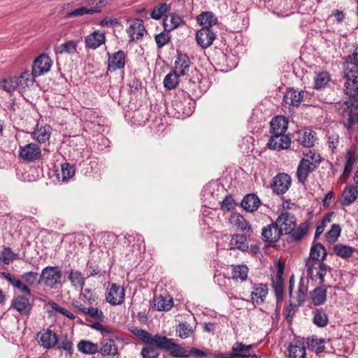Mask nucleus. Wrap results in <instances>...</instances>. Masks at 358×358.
I'll list each match as a JSON object with an SVG mask.
<instances>
[{
    "instance_id": "f257e3e1",
    "label": "nucleus",
    "mask_w": 358,
    "mask_h": 358,
    "mask_svg": "<svg viewBox=\"0 0 358 358\" xmlns=\"http://www.w3.org/2000/svg\"><path fill=\"white\" fill-rule=\"evenodd\" d=\"M345 92L349 96H358V46L345 62Z\"/></svg>"
},
{
    "instance_id": "f03ea898",
    "label": "nucleus",
    "mask_w": 358,
    "mask_h": 358,
    "mask_svg": "<svg viewBox=\"0 0 358 358\" xmlns=\"http://www.w3.org/2000/svg\"><path fill=\"white\" fill-rule=\"evenodd\" d=\"M306 267L308 276L313 280H320V284L324 282L327 269L329 268L326 264L320 261L306 260Z\"/></svg>"
},
{
    "instance_id": "7ed1b4c3",
    "label": "nucleus",
    "mask_w": 358,
    "mask_h": 358,
    "mask_svg": "<svg viewBox=\"0 0 358 358\" xmlns=\"http://www.w3.org/2000/svg\"><path fill=\"white\" fill-rule=\"evenodd\" d=\"M257 344H244L242 342H236L232 346V353L235 358H258L255 349Z\"/></svg>"
},
{
    "instance_id": "20e7f679",
    "label": "nucleus",
    "mask_w": 358,
    "mask_h": 358,
    "mask_svg": "<svg viewBox=\"0 0 358 358\" xmlns=\"http://www.w3.org/2000/svg\"><path fill=\"white\" fill-rule=\"evenodd\" d=\"M275 223L282 235L283 234H289L296 227V218L293 215L284 212L278 216Z\"/></svg>"
},
{
    "instance_id": "39448f33",
    "label": "nucleus",
    "mask_w": 358,
    "mask_h": 358,
    "mask_svg": "<svg viewBox=\"0 0 358 358\" xmlns=\"http://www.w3.org/2000/svg\"><path fill=\"white\" fill-rule=\"evenodd\" d=\"M62 273L57 266H47L43 269L41 280L48 287H52L59 282Z\"/></svg>"
},
{
    "instance_id": "423d86ee",
    "label": "nucleus",
    "mask_w": 358,
    "mask_h": 358,
    "mask_svg": "<svg viewBox=\"0 0 358 358\" xmlns=\"http://www.w3.org/2000/svg\"><path fill=\"white\" fill-rule=\"evenodd\" d=\"M289 358H306L305 340L301 337H294L287 347Z\"/></svg>"
},
{
    "instance_id": "0eeeda50",
    "label": "nucleus",
    "mask_w": 358,
    "mask_h": 358,
    "mask_svg": "<svg viewBox=\"0 0 358 358\" xmlns=\"http://www.w3.org/2000/svg\"><path fill=\"white\" fill-rule=\"evenodd\" d=\"M166 341H162L165 344L160 345L159 348L170 350V355L174 357L185 358L189 357V349H186L175 343L174 339L163 336Z\"/></svg>"
},
{
    "instance_id": "6e6552de",
    "label": "nucleus",
    "mask_w": 358,
    "mask_h": 358,
    "mask_svg": "<svg viewBox=\"0 0 358 358\" xmlns=\"http://www.w3.org/2000/svg\"><path fill=\"white\" fill-rule=\"evenodd\" d=\"M52 66L51 59L46 55H41L34 62L32 65L33 77H38L48 72Z\"/></svg>"
},
{
    "instance_id": "1a4fd4ad",
    "label": "nucleus",
    "mask_w": 358,
    "mask_h": 358,
    "mask_svg": "<svg viewBox=\"0 0 358 358\" xmlns=\"http://www.w3.org/2000/svg\"><path fill=\"white\" fill-rule=\"evenodd\" d=\"M106 299L108 303L113 306L122 303L124 299V288L117 284H112L110 287L107 289Z\"/></svg>"
},
{
    "instance_id": "9d476101",
    "label": "nucleus",
    "mask_w": 358,
    "mask_h": 358,
    "mask_svg": "<svg viewBox=\"0 0 358 358\" xmlns=\"http://www.w3.org/2000/svg\"><path fill=\"white\" fill-rule=\"evenodd\" d=\"M41 155V149L35 143H31L20 147L19 156L25 161L34 162L40 159Z\"/></svg>"
},
{
    "instance_id": "9b49d317",
    "label": "nucleus",
    "mask_w": 358,
    "mask_h": 358,
    "mask_svg": "<svg viewBox=\"0 0 358 358\" xmlns=\"http://www.w3.org/2000/svg\"><path fill=\"white\" fill-rule=\"evenodd\" d=\"M292 183L291 177L286 173H279L273 180L271 185L273 191L278 194H285Z\"/></svg>"
},
{
    "instance_id": "f8f14e48",
    "label": "nucleus",
    "mask_w": 358,
    "mask_h": 358,
    "mask_svg": "<svg viewBox=\"0 0 358 358\" xmlns=\"http://www.w3.org/2000/svg\"><path fill=\"white\" fill-rule=\"evenodd\" d=\"M38 343L44 348H53L58 342V338L55 332L50 329H43L37 334Z\"/></svg>"
},
{
    "instance_id": "ddd939ff",
    "label": "nucleus",
    "mask_w": 358,
    "mask_h": 358,
    "mask_svg": "<svg viewBox=\"0 0 358 358\" xmlns=\"http://www.w3.org/2000/svg\"><path fill=\"white\" fill-rule=\"evenodd\" d=\"M215 38V32L211 29L206 27H202L198 30L196 34V39L197 43L204 49L210 46L213 44Z\"/></svg>"
},
{
    "instance_id": "4468645a",
    "label": "nucleus",
    "mask_w": 358,
    "mask_h": 358,
    "mask_svg": "<svg viewBox=\"0 0 358 358\" xmlns=\"http://www.w3.org/2000/svg\"><path fill=\"white\" fill-rule=\"evenodd\" d=\"M125 65V53L118 50L114 53H108V70L115 71L123 69Z\"/></svg>"
},
{
    "instance_id": "2eb2a0df",
    "label": "nucleus",
    "mask_w": 358,
    "mask_h": 358,
    "mask_svg": "<svg viewBox=\"0 0 358 358\" xmlns=\"http://www.w3.org/2000/svg\"><path fill=\"white\" fill-rule=\"evenodd\" d=\"M291 143L289 136L282 134H273L269 139L268 145L270 149L282 150L287 149Z\"/></svg>"
},
{
    "instance_id": "dca6fc26",
    "label": "nucleus",
    "mask_w": 358,
    "mask_h": 358,
    "mask_svg": "<svg viewBox=\"0 0 358 358\" xmlns=\"http://www.w3.org/2000/svg\"><path fill=\"white\" fill-rule=\"evenodd\" d=\"M190 59L187 55L182 53H178L174 62V70L176 73L180 76L187 74L190 67Z\"/></svg>"
},
{
    "instance_id": "f3484780",
    "label": "nucleus",
    "mask_w": 358,
    "mask_h": 358,
    "mask_svg": "<svg viewBox=\"0 0 358 358\" xmlns=\"http://www.w3.org/2000/svg\"><path fill=\"white\" fill-rule=\"evenodd\" d=\"M134 332L138 336V338H139L143 341L151 345H155L157 348H159L160 345L165 344L162 341H166V340L163 338L164 336L157 334L152 336L148 331L143 329H136Z\"/></svg>"
},
{
    "instance_id": "a211bd4d",
    "label": "nucleus",
    "mask_w": 358,
    "mask_h": 358,
    "mask_svg": "<svg viewBox=\"0 0 358 358\" xmlns=\"http://www.w3.org/2000/svg\"><path fill=\"white\" fill-rule=\"evenodd\" d=\"M282 234L275 222L262 229V236L264 241L275 243L280 238Z\"/></svg>"
},
{
    "instance_id": "6ab92c4d",
    "label": "nucleus",
    "mask_w": 358,
    "mask_h": 358,
    "mask_svg": "<svg viewBox=\"0 0 358 358\" xmlns=\"http://www.w3.org/2000/svg\"><path fill=\"white\" fill-rule=\"evenodd\" d=\"M317 166L314 165L308 159H301L298 168L296 176L299 182L304 183L310 173L313 171Z\"/></svg>"
},
{
    "instance_id": "aec40b11",
    "label": "nucleus",
    "mask_w": 358,
    "mask_h": 358,
    "mask_svg": "<svg viewBox=\"0 0 358 358\" xmlns=\"http://www.w3.org/2000/svg\"><path fill=\"white\" fill-rule=\"evenodd\" d=\"M358 197V189L353 185H346L343 190L341 198L340 199L341 204L348 206L353 203Z\"/></svg>"
},
{
    "instance_id": "412c9836",
    "label": "nucleus",
    "mask_w": 358,
    "mask_h": 358,
    "mask_svg": "<svg viewBox=\"0 0 358 358\" xmlns=\"http://www.w3.org/2000/svg\"><path fill=\"white\" fill-rule=\"evenodd\" d=\"M117 339L109 336L108 338H103L101 343L100 353L103 355L114 356L117 354Z\"/></svg>"
},
{
    "instance_id": "4be33fe9",
    "label": "nucleus",
    "mask_w": 358,
    "mask_h": 358,
    "mask_svg": "<svg viewBox=\"0 0 358 358\" xmlns=\"http://www.w3.org/2000/svg\"><path fill=\"white\" fill-rule=\"evenodd\" d=\"M154 308L159 311H168L173 306V301L169 295H156L153 299Z\"/></svg>"
},
{
    "instance_id": "5701e85b",
    "label": "nucleus",
    "mask_w": 358,
    "mask_h": 358,
    "mask_svg": "<svg viewBox=\"0 0 358 358\" xmlns=\"http://www.w3.org/2000/svg\"><path fill=\"white\" fill-rule=\"evenodd\" d=\"M268 294V287L265 284L255 285L251 293V301L254 305L262 303Z\"/></svg>"
},
{
    "instance_id": "b1692460",
    "label": "nucleus",
    "mask_w": 358,
    "mask_h": 358,
    "mask_svg": "<svg viewBox=\"0 0 358 358\" xmlns=\"http://www.w3.org/2000/svg\"><path fill=\"white\" fill-rule=\"evenodd\" d=\"M85 45L87 48L96 49L105 43V34L94 31L85 37Z\"/></svg>"
},
{
    "instance_id": "393cba45",
    "label": "nucleus",
    "mask_w": 358,
    "mask_h": 358,
    "mask_svg": "<svg viewBox=\"0 0 358 358\" xmlns=\"http://www.w3.org/2000/svg\"><path fill=\"white\" fill-rule=\"evenodd\" d=\"M131 38V41L139 39L143 36L145 32V27L141 20H135L127 30Z\"/></svg>"
},
{
    "instance_id": "a878e982",
    "label": "nucleus",
    "mask_w": 358,
    "mask_h": 358,
    "mask_svg": "<svg viewBox=\"0 0 358 358\" xmlns=\"http://www.w3.org/2000/svg\"><path fill=\"white\" fill-rule=\"evenodd\" d=\"M304 96L303 91H298L294 89L288 90L283 96V101L290 106H299Z\"/></svg>"
},
{
    "instance_id": "bb28decb",
    "label": "nucleus",
    "mask_w": 358,
    "mask_h": 358,
    "mask_svg": "<svg viewBox=\"0 0 358 358\" xmlns=\"http://www.w3.org/2000/svg\"><path fill=\"white\" fill-rule=\"evenodd\" d=\"M78 43V40L66 41L65 43L57 46L55 49V52L57 55L67 54L69 55H73L78 52L77 48Z\"/></svg>"
},
{
    "instance_id": "cd10ccee",
    "label": "nucleus",
    "mask_w": 358,
    "mask_h": 358,
    "mask_svg": "<svg viewBox=\"0 0 358 358\" xmlns=\"http://www.w3.org/2000/svg\"><path fill=\"white\" fill-rule=\"evenodd\" d=\"M12 307L21 314H27L31 308L29 299L23 296L15 297L12 301Z\"/></svg>"
},
{
    "instance_id": "c85d7f7f",
    "label": "nucleus",
    "mask_w": 358,
    "mask_h": 358,
    "mask_svg": "<svg viewBox=\"0 0 358 358\" xmlns=\"http://www.w3.org/2000/svg\"><path fill=\"white\" fill-rule=\"evenodd\" d=\"M297 141L305 147H312L315 141V132L310 129L299 131L297 132Z\"/></svg>"
},
{
    "instance_id": "c756f323",
    "label": "nucleus",
    "mask_w": 358,
    "mask_h": 358,
    "mask_svg": "<svg viewBox=\"0 0 358 358\" xmlns=\"http://www.w3.org/2000/svg\"><path fill=\"white\" fill-rule=\"evenodd\" d=\"M230 224L236 228V229L241 231L251 232V227L249 226L248 222L239 213H232L229 217Z\"/></svg>"
},
{
    "instance_id": "7c9ffc66",
    "label": "nucleus",
    "mask_w": 358,
    "mask_h": 358,
    "mask_svg": "<svg viewBox=\"0 0 358 358\" xmlns=\"http://www.w3.org/2000/svg\"><path fill=\"white\" fill-rule=\"evenodd\" d=\"M288 122L282 116H276L271 122V129L273 134H285Z\"/></svg>"
},
{
    "instance_id": "2f4dec72",
    "label": "nucleus",
    "mask_w": 358,
    "mask_h": 358,
    "mask_svg": "<svg viewBox=\"0 0 358 358\" xmlns=\"http://www.w3.org/2000/svg\"><path fill=\"white\" fill-rule=\"evenodd\" d=\"M198 23L202 27L211 29L213 25L217 23V18L211 12H202L196 17Z\"/></svg>"
},
{
    "instance_id": "473e14b6",
    "label": "nucleus",
    "mask_w": 358,
    "mask_h": 358,
    "mask_svg": "<svg viewBox=\"0 0 358 358\" xmlns=\"http://www.w3.org/2000/svg\"><path fill=\"white\" fill-rule=\"evenodd\" d=\"M260 201L259 198L254 194H249L245 196L241 201L242 207L248 212H253L256 210Z\"/></svg>"
},
{
    "instance_id": "72a5a7b5",
    "label": "nucleus",
    "mask_w": 358,
    "mask_h": 358,
    "mask_svg": "<svg viewBox=\"0 0 358 358\" xmlns=\"http://www.w3.org/2000/svg\"><path fill=\"white\" fill-rule=\"evenodd\" d=\"M36 130L32 133L33 138L39 143H43L49 140L51 134V127L49 125L38 127L37 124Z\"/></svg>"
},
{
    "instance_id": "f704fd0d",
    "label": "nucleus",
    "mask_w": 358,
    "mask_h": 358,
    "mask_svg": "<svg viewBox=\"0 0 358 358\" xmlns=\"http://www.w3.org/2000/svg\"><path fill=\"white\" fill-rule=\"evenodd\" d=\"M326 256L327 251L325 248L321 243H316L310 248V257L306 260L320 261L323 262Z\"/></svg>"
},
{
    "instance_id": "c9c22d12",
    "label": "nucleus",
    "mask_w": 358,
    "mask_h": 358,
    "mask_svg": "<svg viewBox=\"0 0 358 358\" xmlns=\"http://www.w3.org/2000/svg\"><path fill=\"white\" fill-rule=\"evenodd\" d=\"M230 249H238L241 251H246L248 245L246 241V238L242 234H234L229 242Z\"/></svg>"
},
{
    "instance_id": "e433bc0d",
    "label": "nucleus",
    "mask_w": 358,
    "mask_h": 358,
    "mask_svg": "<svg viewBox=\"0 0 358 358\" xmlns=\"http://www.w3.org/2000/svg\"><path fill=\"white\" fill-rule=\"evenodd\" d=\"M1 275L3 278L7 280L13 287L17 288L20 292L27 295H30L31 292L28 287L23 283L21 280L16 279L9 273L2 272Z\"/></svg>"
},
{
    "instance_id": "4c0bfd02",
    "label": "nucleus",
    "mask_w": 358,
    "mask_h": 358,
    "mask_svg": "<svg viewBox=\"0 0 358 358\" xmlns=\"http://www.w3.org/2000/svg\"><path fill=\"white\" fill-rule=\"evenodd\" d=\"M76 169L73 165L64 163L61 166V173L57 174V178L62 182H67L75 175Z\"/></svg>"
},
{
    "instance_id": "58836bf2",
    "label": "nucleus",
    "mask_w": 358,
    "mask_h": 358,
    "mask_svg": "<svg viewBox=\"0 0 358 358\" xmlns=\"http://www.w3.org/2000/svg\"><path fill=\"white\" fill-rule=\"evenodd\" d=\"M248 273V268L244 264L232 266V279L238 282L246 280Z\"/></svg>"
},
{
    "instance_id": "ea45409f",
    "label": "nucleus",
    "mask_w": 358,
    "mask_h": 358,
    "mask_svg": "<svg viewBox=\"0 0 358 358\" xmlns=\"http://www.w3.org/2000/svg\"><path fill=\"white\" fill-rule=\"evenodd\" d=\"M176 335L182 339L191 337L194 332L193 327L187 322L180 323L176 327Z\"/></svg>"
},
{
    "instance_id": "a19ab883",
    "label": "nucleus",
    "mask_w": 358,
    "mask_h": 358,
    "mask_svg": "<svg viewBox=\"0 0 358 358\" xmlns=\"http://www.w3.org/2000/svg\"><path fill=\"white\" fill-rule=\"evenodd\" d=\"M78 350L87 355H94L99 351V346L89 341H81L78 344Z\"/></svg>"
},
{
    "instance_id": "79ce46f5",
    "label": "nucleus",
    "mask_w": 358,
    "mask_h": 358,
    "mask_svg": "<svg viewBox=\"0 0 358 358\" xmlns=\"http://www.w3.org/2000/svg\"><path fill=\"white\" fill-rule=\"evenodd\" d=\"M313 322L316 326L324 327L329 322V317L327 314L323 310L317 308L315 309L313 311Z\"/></svg>"
},
{
    "instance_id": "37998d69",
    "label": "nucleus",
    "mask_w": 358,
    "mask_h": 358,
    "mask_svg": "<svg viewBox=\"0 0 358 358\" xmlns=\"http://www.w3.org/2000/svg\"><path fill=\"white\" fill-rule=\"evenodd\" d=\"M67 273H69V279L71 284L74 287L83 289L85 285V278L81 272L71 269Z\"/></svg>"
},
{
    "instance_id": "c03bdc74",
    "label": "nucleus",
    "mask_w": 358,
    "mask_h": 358,
    "mask_svg": "<svg viewBox=\"0 0 358 358\" xmlns=\"http://www.w3.org/2000/svg\"><path fill=\"white\" fill-rule=\"evenodd\" d=\"M182 22V18L176 15L170 14L164 19V26L166 31H171Z\"/></svg>"
},
{
    "instance_id": "a18cd8bd",
    "label": "nucleus",
    "mask_w": 358,
    "mask_h": 358,
    "mask_svg": "<svg viewBox=\"0 0 358 358\" xmlns=\"http://www.w3.org/2000/svg\"><path fill=\"white\" fill-rule=\"evenodd\" d=\"M310 298L315 306L324 303L327 299V291L322 287H317L310 292Z\"/></svg>"
},
{
    "instance_id": "49530a36",
    "label": "nucleus",
    "mask_w": 358,
    "mask_h": 358,
    "mask_svg": "<svg viewBox=\"0 0 358 358\" xmlns=\"http://www.w3.org/2000/svg\"><path fill=\"white\" fill-rule=\"evenodd\" d=\"M333 250L337 256L348 258L352 255L355 248L343 244H337L334 245Z\"/></svg>"
},
{
    "instance_id": "de8ad7c7",
    "label": "nucleus",
    "mask_w": 358,
    "mask_h": 358,
    "mask_svg": "<svg viewBox=\"0 0 358 358\" xmlns=\"http://www.w3.org/2000/svg\"><path fill=\"white\" fill-rule=\"evenodd\" d=\"M307 345L310 350L315 351L317 353L322 352L324 350V341L322 338H308Z\"/></svg>"
},
{
    "instance_id": "09e8293b",
    "label": "nucleus",
    "mask_w": 358,
    "mask_h": 358,
    "mask_svg": "<svg viewBox=\"0 0 358 358\" xmlns=\"http://www.w3.org/2000/svg\"><path fill=\"white\" fill-rule=\"evenodd\" d=\"M1 87L9 94L15 92L18 88L17 80L16 78L10 77L2 80Z\"/></svg>"
},
{
    "instance_id": "8fccbe9b",
    "label": "nucleus",
    "mask_w": 358,
    "mask_h": 358,
    "mask_svg": "<svg viewBox=\"0 0 358 358\" xmlns=\"http://www.w3.org/2000/svg\"><path fill=\"white\" fill-rule=\"evenodd\" d=\"M180 76H179L175 71L167 74L164 79V87L168 90L176 88L178 83V77Z\"/></svg>"
},
{
    "instance_id": "3c124183",
    "label": "nucleus",
    "mask_w": 358,
    "mask_h": 358,
    "mask_svg": "<svg viewBox=\"0 0 358 358\" xmlns=\"http://www.w3.org/2000/svg\"><path fill=\"white\" fill-rule=\"evenodd\" d=\"M330 81V76L327 72L317 73L315 77V88L321 89L324 87Z\"/></svg>"
},
{
    "instance_id": "603ef678",
    "label": "nucleus",
    "mask_w": 358,
    "mask_h": 358,
    "mask_svg": "<svg viewBox=\"0 0 358 358\" xmlns=\"http://www.w3.org/2000/svg\"><path fill=\"white\" fill-rule=\"evenodd\" d=\"M96 11V10H95L87 9V7H85V6H82V7L78 8L73 10H71L70 12H68L66 14L65 17L66 18H69V17H77V16H82V15H87V14L92 15V14H94Z\"/></svg>"
},
{
    "instance_id": "864d4df0",
    "label": "nucleus",
    "mask_w": 358,
    "mask_h": 358,
    "mask_svg": "<svg viewBox=\"0 0 358 358\" xmlns=\"http://www.w3.org/2000/svg\"><path fill=\"white\" fill-rule=\"evenodd\" d=\"M283 274V268L280 267L278 271V275L275 280L273 281V286L278 296H282L283 292V284L282 275Z\"/></svg>"
},
{
    "instance_id": "5fc2aeb1",
    "label": "nucleus",
    "mask_w": 358,
    "mask_h": 358,
    "mask_svg": "<svg viewBox=\"0 0 358 358\" xmlns=\"http://www.w3.org/2000/svg\"><path fill=\"white\" fill-rule=\"evenodd\" d=\"M16 80H17L18 88L20 90H25V88L33 81L32 79H31V76L28 71L22 73L19 78H16Z\"/></svg>"
},
{
    "instance_id": "6e6d98bb",
    "label": "nucleus",
    "mask_w": 358,
    "mask_h": 358,
    "mask_svg": "<svg viewBox=\"0 0 358 358\" xmlns=\"http://www.w3.org/2000/svg\"><path fill=\"white\" fill-rule=\"evenodd\" d=\"M341 229L338 224H333L331 229L327 233L326 238L329 242L334 243L340 236Z\"/></svg>"
},
{
    "instance_id": "4d7b16f0",
    "label": "nucleus",
    "mask_w": 358,
    "mask_h": 358,
    "mask_svg": "<svg viewBox=\"0 0 358 358\" xmlns=\"http://www.w3.org/2000/svg\"><path fill=\"white\" fill-rule=\"evenodd\" d=\"M308 230V224L307 222H303L297 228L295 227L294 231L292 232V236L294 240H300L305 234H306Z\"/></svg>"
},
{
    "instance_id": "13d9d810",
    "label": "nucleus",
    "mask_w": 358,
    "mask_h": 358,
    "mask_svg": "<svg viewBox=\"0 0 358 358\" xmlns=\"http://www.w3.org/2000/svg\"><path fill=\"white\" fill-rule=\"evenodd\" d=\"M106 5V0H88L87 2V9L96 10L95 13H99L101 11V8Z\"/></svg>"
},
{
    "instance_id": "bf43d9fd",
    "label": "nucleus",
    "mask_w": 358,
    "mask_h": 358,
    "mask_svg": "<svg viewBox=\"0 0 358 358\" xmlns=\"http://www.w3.org/2000/svg\"><path fill=\"white\" fill-rule=\"evenodd\" d=\"M141 355L143 358H158L159 352L152 345H148L142 348Z\"/></svg>"
},
{
    "instance_id": "052dcab7",
    "label": "nucleus",
    "mask_w": 358,
    "mask_h": 358,
    "mask_svg": "<svg viewBox=\"0 0 358 358\" xmlns=\"http://www.w3.org/2000/svg\"><path fill=\"white\" fill-rule=\"evenodd\" d=\"M170 41V35L168 31H162L155 36V41L159 48H162Z\"/></svg>"
},
{
    "instance_id": "680f3d73",
    "label": "nucleus",
    "mask_w": 358,
    "mask_h": 358,
    "mask_svg": "<svg viewBox=\"0 0 358 358\" xmlns=\"http://www.w3.org/2000/svg\"><path fill=\"white\" fill-rule=\"evenodd\" d=\"M16 255L14 254L10 248H3L1 251V261L5 264H9L12 262Z\"/></svg>"
},
{
    "instance_id": "e2e57ef3",
    "label": "nucleus",
    "mask_w": 358,
    "mask_h": 358,
    "mask_svg": "<svg viewBox=\"0 0 358 358\" xmlns=\"http://www.w3.org/2000/svg\"><path fill=\"white\" fill-rule=\"evenodd\" d=\"M303 155L305 157L302 159H308L309 162L318 166L321 162V157L320 155L316 154L313 150L310 149H308L306 152H303Z\"/></svg>"
},
{
    "instance_id": "0e129e2a",
    "label": "nucleus",
    "mask_w": 358,
    "mask_h": 358,
    "mask_svg": "<svg viewBox=\"0 0 358 358\" xmlns=\"http://www.w3.org/2000/svg\"><path fill=\"white\" fill-rule=\"evenodd\" d=\"M236 206V203L231 195L226 196L220 204L221 209L227 211L234 209Z\"/></svg>"
},
{
    "instance_id": "69168bd1",
    "label": "nucleus",
    "mask_w": 358,
    "mask_h": 358,
    "mask_svg": "<svg viewBox=\"0 0 358 358\" xmlns=\"http://www.w3.org/2000/svg\"><path fill=\"white\" fill-rule=\"evenodd\" d=\"M168 6L166 3L160 4L159 6L154 8L150 16L152 19L159 20L166 12Z\"/></svg>"
},
{
    "instance_id": "338daca9",
    "label": "nucleus",
    "mask_w": 358,
    "mask_h": 358,
    "mask_svg": "<svg viewBox=\"0 0 358 358\" xmlns=\"http://www.w3.org/2000/svg\"><path fill=\"white\" fill-rule=\"evenodd\" d=\"M81 290L82 292L80 295V299L90 305L92 304L95 301V296L93 294L91 289L86 288Z\"/></svg>"
},
{
    "instance_id": "774afa93",
    "label": "nucleus",
    "mask_w": 358,
    "mask_h": 358,
    "mask_svg": "<svg viewBox=\"0 0 358 358\" xmlns=\"http://www.w3.org/2000/svg\"><path fill=\"white\" fill-rule=\"evenodd\" d=\"M308 287L301 281L297 291V302L301 305L305 301L307 296Z\"/></svg>"
}]
</instances>
